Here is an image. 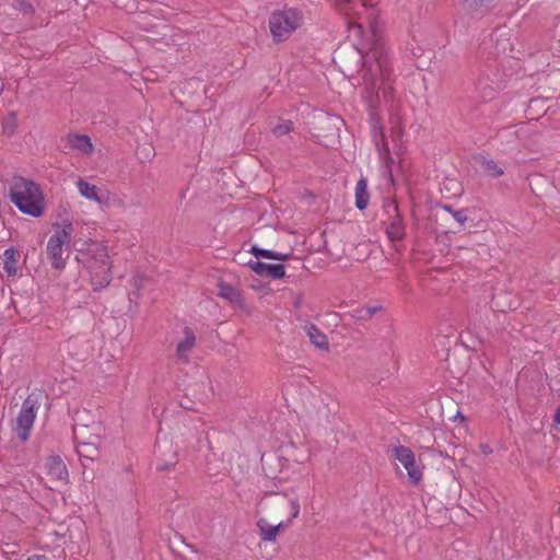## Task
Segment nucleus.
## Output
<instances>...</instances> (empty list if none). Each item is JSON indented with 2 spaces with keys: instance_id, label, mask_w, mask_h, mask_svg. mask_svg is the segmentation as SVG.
Returning a JSON list of instances; mask_svg holds the SVG:
<instances>
[{
  "instance_id": "nucleus-1",
  "label": "nucleus",
  "mask_w": 560,
  "mask_h": 560,
  "mask_svg": "<svg viewBox=\"0 0 560 560\" xmlns=\"http://www.w3.org/2000/svg\"><path fill=\"white\" fill-rule=\"evenodd\" d=\"M392 65L388 56L381 48H373L363 61L361 77L368 91L370 104L380 100L381 93L385 100L393 97V88L387 86L392 74Z\"/></svg>"
},
{
  "instance_id": "nucleus-2",
  "label": "nucleus",
  "mask_w": 560,
  "mask_h": 560,
  "mask_svg": "<svg viewBox=\"0 0 560 560\" xmlns=\"http://www.w3.org/2000/svg\"><path fill=\"white\" fill-rule=\"evenodd\" d=\"M8 197L22 212L34 218L44 213L45 199L38 184L20 175L8 179Z\"/></svg>"
},
{
  "instance_id": "nucleus-3",
  "label": "nucleus",
  "mask_w": 560,
  "mask_h": 560,
  "mask_svg": "<svg viewBox=\"0 0 560 560\" xmlns=\"http://www.w3.org/2000/svg\"><path fill=\"white\" fill-rule=\"evenodd\" d=\"M72 233L73 224L70 221L65 220L61 224L55 228L54 233L49 237L46 252L52 269L58 271L65 269L69 254L66 258L62 255L65 248L69 249Z\"/></svg>"
},
{
  "instance_id": "nucleus-4",
  "label": "nucleus",
  "mask_w": 560,
  "mask_h": 560,
  "mask_svg": "<svg viewBox=\"0 0 560 560\" xmlns=\"http://www.w3.org/2000/svg\"><path fill=\"white\" fill-rule=\"evenodd\" d=\"M303 23V14L294 8H284L273 11L269 16V28L275 43H282L290 38Z\"/></svg>"
},
{
  "instance_id": "nucleus-5",
  "label": "nucleus",
  "mask_w": 560,
  "mask_h": 560,
  "mask_svg": "<svg viewBox=\"0 0 560 560\" xmlns=\"http://www.w3.org/2000/svg\"><path fill=\"white\" fill-rule=\"evenodd\" d=\"M77 260L90 272L106 265L109 261V256L105 246L92 242L84 244L78 250Z\"/></svg>"
},
{
  "instance_id": "nucleus-6",
  "label": "nucleus",
  "mask_w": 560,
  "mask_h": 560,
  "mask_svg": "<svg viewBox=\"0 0 560 560\" xmlns=\"http://www.w3.org/2000/svg\"><path fill=\"white\" fill-rule=\"evenodd\" d=\"M38 407L39 404L33 395H28L21 406L16 417L15 432L22 441L30 438Z\"/></svg>"
},
{
  "instance_id": "nucleus-7",
  "label": "nucleus",
  "mask_w": 560,
  "mask_h": 560,
  "mask_svg": "<svg viewBox=\"0 0 560 560\" xmlns=\"http://www.w3.org/2000/svg\"><path fill=\"white\" fill-rule=\"evenodd\" d=\"M384 209L388 215L386 234L392 242L401 241L406 235V225L399 213L398 206L393 200L384 203Z\"/></svg>"
},
{
  "instance_id": "nucleus-8",
  "label": "nucleus",
  "mask_w": 560,
  "mask_h": 560,
  "mask_svg": "<svg viewBox=\"0 0 560 560\" xmlns=\"http://www.w3.org/2000/svg\"><path fill=\"white\" fill-rule=\"evenodd\" d=\"M394 455L407 470L410 481L413 485H418L422 479V470L416 463L413 452L409 447L399 445L394 448Z\"/></svg>"
},
{
  "instance_id": "nucleus-9",
  "label": "nucleus",
  "mask_w": 560,
  "mask_h": 560,
  "mask_svg": "<svg viewBox=\"0 0 560 560\" xmlns=\"http://www.w3.org/2000/svg\"><path fill=\"white\" fill-rule=\"evenodd\" d=\"M248 267L260 277H269L277 280L285 276V268L282 264L270 265L259 260H250Z\"/></svg>"
},
{
  "instance_id": "nucleus-10",
  "label": "nucleus",
  "mask_w": 560,
  "mask_h": 560,
  "mask_svg": "<svg viewBox=\"0 0 560 560\" xmlns=\"http://www.w3.org/2000/svg\"><path fill=\"white\" fill-rule=\"evenodd\" d=\"M46 474L55 481H67L69 474L60 456H49L45 463Z\"/></svg>"
},
{
  "instance_id": "nucleus-11",
  "label": "nucleus",
  "mask_w": 560,
  "mask_h": 560,
  "mask_svg": "<svg viewBox=\"0 0 560 560\" xmlns=\"http://www.w3.org/2000/svg\"><path fill=\"white\" fill-rule=\"evenodd\" d=\"M218 295L226 301H229L234 307L238 310H246L247 304L242 293L236 290L233 285L220 282L218 284Z\"/></svg>"
},
{
  "instance_id": "nucleus-12",
  "label": "nucleus",
  "mask_w": 560,
  "mask_h": 560,
  "mask_svg": "<svg viewBox=\"0 0 560 560\" xmlns=\"http://www.w3.org/2000/svg\"><path fill=\"white\" fill-rule=\"evenodd\" d=\"M494 0H464V9L471 18L480 19L493 8Z\"/></svg>"
},
{
  "instance_id": "nucleus-13",
  "label": "nucleus",
  "mask_w": 560,
  "mask_h": 560,
  "mask_svg": "<svg viewBox=\"0 0 560 560\" xmlns=\"http://www.w3.org/2000/svg\"><path fill=\"white\" fill-rule=\"evenodd\" d=\"M110 260L101 268L90 271L91 283L95 291L106 288L112 281Z\"/></svg>"
},
{
  "instance_id": "nucleus-14",
  "label": "nucleus",
  "mask_w": 560,
  "mask_h": 560,
  "mask_svg": "<svg viewBox=\"0 0 560 560\" xmlns=\"http://www.w3.org/2000/svg\"><path fill=\"white\" fill-rule=\"evenodd\" d=\"M184 339L176 346V357L179 361L188 362V354L196 343L194 331L189 327L184 328Z\"/></svg>"
},
{
  "instance_id": "nucleus-15",
  "label": "nucleus",
  "mask_w": 560,
  "mask_h": 560,
  "mask_svg": "<svg viewBox=\"0 0 560 560\" xmlns=\"http://www.w3.org/2000/svg\"><path fill=\"white\" fill-rule=\"evenodd\" d=\"M77 453L82 466L88 468L97 458L100 451L93 443L82 442L77 444Z\"/></svg>"
},
{
  "instance_id": "nucleus-16",
  "label": "nucleus",
  "mask_w": 560,
  "mask_h": 560,
  "mask_svg": "<svg viewBox=\"0 0 560 560\" xmlns=\"http://www.w3.org/2000/svg\"><path fill=\"white\" fill-rule=\"evenodd\" d=\"M67 145L81 153L89 154L93 151V144L90 137L85 135H69L67 137Z\"/></svg>"
},
{
  "instance_id": "nucleus-17",
  "label": "nucleus",
  "mask_w": 560,
  "mask_h": 560,
  "mask_svg": "<svg viewBox=\"0 0 560 560\" xmlns=\"http://www.w3.org/2000/svg\"><path fill=\"white\" fill-rule=\"evenodd\" d=\"M475 161L477 164L480 165V167L483 170V172L493 178L501 177L504 174V168L493 159H488L482 155L475 156Z\"/></svg>"
},
{
  "instance_id": "nucleus-18",
  "label": "nucleus",
  "mask_w": 560,
  "mask_h": 560,
  "mask_svg": "<svg viewBox=\"0 0 560 560\" xmlns=\"http://www.w3.org/2000/svg\"><path fill=\"white\" fill-rule=\"evenodd\" d=\"M20 253L13 247L7 248L3 253V270L8 277H13L18 272Z\"/></svg>"
},
{
  "instance_id": "nucleus-19",
  "label": "nucleus",
  "mask_w": 560,
  "mask_h": 560,
  "mask_svg": "<svg viewBox=\"0 0 560 560\" xmlns=\"http://www.w3.org/2000/svg\"><path fill=\"white\" fill-rule=\"evenodd\" d=\"M249 253H252L257 259L266 258L279 261L288 260L292 255L291 253H280L271 249H265L257 245H253L249 249Z\"/></svg>"
},
{
  "instance_id": "nucleus-20",
  "label": "nucleus",
  "mask_w": 560,
  "mask_h": 560,
  "mask_svg": "<svg viewBox=\"0 0 560 560\" xmlns=\"http://www.w3.org/2000/svg\"><path fill=\"white\" fill-rule=\"evenodd\" d=\"M370 200V194L368 191V180L360 178L355 185V207L359 210L366 209Z\"/></svg>"
},
{
  "instance_id": "nucleus-21",
  "label": "nucleus",
  "mask_w": 560,
  "mask_h": 560,
  "mask_svg": "<svg viewBox=\"0 0 560 560\" xmlns=\"http://www.w3.org/2000/svg\"><path fill=\"white\" fill-rule=\"evenodd\" d=\"M305 330L311 342L315 347L319 349H328V340L326 335H324L314 324H307L305 326Z\"/></svg>"
},
{
  "instance_id": "nucleus-22",
  "label": "nucleus",
  "mask_w": 560,
  "mask_h": 560,
  "mask_svg": "<svg viewBox=\"0 0 560 560\" xmlns=\"http://www.w3.org/2000/svg\"><path fill=\"white\" fill-rule=\"evenodd\" d=\"M257 526L259 528L260 537L262 540H266V541H275L276 540L277 535H278L279 525L272 526V525L268 524L267 521L261 518L257 522Z\"/></svg>"
},
{
  "instance_id": "nucleus-23",
  "label": "nucleus",
  "mask_w": 560,
  "mask_h": 560,
  "mask_svg": "<svg viewBox=\"0 0 560 560\" xmlns=\"http://www.w3.org/2000/svg\"><path fill=\"white\" fill-rule=\"evenodd\" d=\"M2 131L7 136H12L18 128V115L15 112L8 113L1 119Z\"/></svg>"
},
{
  "instance_id": "nucleus-24",
  "label": "nucleus",
  "mask_w": 560,
  "mask_h": 560,
  "mask_svg": "<svg viewBox=\"0 0 560 560\" xmlns=\"http://www.w3.org/2000/svg\"><path fill=\"white\" fill-rule=\"evenodd\" d=\"M78 189L83 197H85L90 200H96V201L100 200L97 192H96V186L91 185L90 183H88L83 179H80L78 182Z\"/></svg>"
},
{
  "instance_id": "nucleus-25",
  "label": "nucleus",
  "mask_w": 560,
  "mask_h": 560,
  "mask_svg": "<svg viewBox=\"0 0 560 560\" xmlns=\"http://www.w3.org/2000/svg\"><path fill=\"white\" fill-rule=\"evenodd\" d=\"M293 128L294 126L291 120H284L283 122H280L272 128V133L277 138H280L282 136L290 133L293 130Z\"/></svg>"
},
{
  "instance_id": "nucleus-26",
  "label": "nucleus",
  "mask_w": 560,
  "mask_h": 560,
  "mask_svg": "<svg viewBox=\"0 0 560 560\" xmlns=\"http://www.w3.org/2000/svg\"><path fill=\"white\" fill-rule=\"evenodd\" d=\"M443 209L450 212L460 225H463L467 221L466 210H453L451 206H443Z\"/></svg>"
},
{
  "instance_id": "nucleus-27",
  "label": "nucleus",
  "mask_w": 560,
  "mask_h": 560,
  "mask_svg": "<svg viewBox=\"0 0 560 560\" xmlns=\"http://www.w3.org/2000/svg\"><path fill=\"white\" fill-rule=\"evenodd\" d=\"M15 8L24 15H32L35 12L33 4L28 0H15Z\"/></svg>"
},
{
  "instance_id": "nucleus-28",
  "label": "nucleus",
  "mask_w": 560,
  "mask_h": 560,
  "mask_svg": "<svg viewBox=\"0 0 560 560\" xmlns=\"http://www.w3.org/2000/svg\"><path fill=\"white\" fill-rule=\"evenodd\" d=\"M365 313V310L363 306L361 307H357L354 310H352L349 315L352 319L357 320V322H368V317H366V314Z\"/></svg>"
},
{
  "instance_id": "nucleus-29",
  "label": "nucleus",
  "mask_w": 560,
  "mask_h": 560,
  "mask_svg": "<svg viewBox=\"0 0 560 560\" xmlns=\"http://www.w3.org/2000/svg\"><path fill=\"white\" fill-rule=\"evenodd\" d=\"M363 307L365 310L364 314H366L368 319H371L375 314H377L383 308L381 305L363 306Z\"/></svg>"
},
{
  "instance_id": "nucleus-30",
  "label": "nucleus",
  "mask_w": 560,
  "mask_h": 560,
  "mask_svg": "<svg viewBox=\"0 0 560 560\" xmlns=\"http://www.w3.org/2000/svg\"><path fill=\"white\" fill-rule=\"evenodd\" d=\"M291 509H292V513H291V517L289 521L296 518L300 514V503L298 500L291 501Z\"/></svg>"
},
{
  "instance_id": "nucleus-31",
  "label": "nucleus",
  "mask_w": 560,
  "mask_h": 560,
  "mask_svg": "<svg viewBox=\"0 0 560 560\" xmlns=\"http://www.w3.org/2000/svg\"><path fill=\"white\" fill-rule=\"evenodd\" d=\"M553 423L559 425L560 424V405L557 407L555 416H553Z\"/></svg>"
},
{
  "instance_id": "nucleus-32",
  "label": "nucleus",
  "mask_w": 560,
  "mask_h": 560,
  "mask_svg": "<svg viewBox=\"0 0 560 560\" xmlns=\"http://www.w3.org/2000/svg\"><path fill=\"white\" fill-rule=\"evenodd\" d=\"M301 304H302V296H301V295H298V296L295 298L294 302H293V306H294L295 308H299V307L301 306Z\"/></svg>"
},
{
  "instance_id": "nucleus-33",
  "label": "nucleus",
  "mask_w": 560,
  "mask_h": 560,
  "mask_svg": "<svg viewBox=\"0 0 560 560\" xmlns=\"http://www.w3.org/2000/svg\"><path fill=\"white\" fill-rule=\"evenodd\" d=\"M44 559H45V556H40V555H33L27 558V560H44Z\"/></svg>"
},
{
  "instance_id": "nucleus-34",
  "label": "nucleus",
  "mask_w": 560,
  "mask_h": 560,
  "mask_svg": "<svg viewBox=\"0 0 560 560\" xmlns=\"http://www.w3.org/2000/svg\"><path fill=\"white\" fill-rule=\"evenodd\" d=\"M174 464L173 463H167L165 464L164 466H161L159 467L160 470H166V469H170L171 467H173Z\"/></svg>"
},
{
  "instance_id": "nucleus-35",
  "label": "nucleus",
  "mask_w": 560,
  "mask_h": 560,
  "mask_svg": "<svg viewBox=\"0 0 560 560\" xmlns=\"http://www.w3.org/2000/svg\"><path fill=\"white\" fill-rule=\"evenodd\" d=\"M361 1L364 7L372 5V3H371L372 0H361Z\"/></svg>"
},
{
  "instance_id": "nucleus-36",
  "label": "nucleus",
  "mask_w": 560,
  "mask_h": 560,
  "mask_svg": "<svg viewBox=\"0 0 560 560\" xmlns=\"http://www.w3.org/2000/svg\"><path fill=\"white\" fill-rule=\"evenodd\" d=\"M482 451H483L485 453L491 452V450L489 448V446H482Z\"/></svg>"
},
{
  "instance_id": "nucleus-37",
  "label": "nucleus",
  "mask_w": 560,
  "mask_h": 560,
  "mask_svg": "<svg viewBox=\"0 0 560 560\" xmlns=\"http://www.w3.org/2000/svg\"><path fill=\"white\" fill-rule=\"evenodd\" d=\"M278 525H279V527H278V532H279V530H281V529H282V527H283V522L279 523Z\"/></svg>"
},
{
  "instance_id": "nucleus-38",
  "label": "nucleus",
  "mask_w": 560,
  "mask_h": 560,
  "mask_svg": "<svg viewBox=\"0 0 560 560\" xmlns=\"http://www.w3.org/2000/svg\"><path fill=\"white\" fill-rule=\"evenodd\" d=\"M278 525H279V527H278V532H279V530H281V529H282V527H283V522L279 523Z\"/></svg>"
},
{
  "instance_id": "nucleus-39",
  "label": "nucleus",
  "mask_w": 560,
  "mask_h": 560,
  "mask_svg": "<svg viewBox=\"0 0 560 560\" xmlns=\"http://www.w3.org/2000/svg\"><path fill=\"white\" fill-rule=\"evenodd\" d=\"M458 417L462 418V420H465V417H463L462 413H458Z\"/></svg>"
},
{
  "instance_id": "nucleus-40",
  "label": "nucleus",
  "mask_w": 560,
  "mask_h": 560,
  "mask_svg": "<svg viewBox=\"0 0 560 560\" xmlns=\"http://www.w3.org/2000/svg\"><path fill=\"white\" fill-rule=\"evenodd\" d=\"M458 417L462 418V420H465V417H463L462 413H458Z\"/></svg>"
},
{
  "instance_id": "nucleus-41",
  "label": "nucleus",
  "mask_w": 560,
  "mask_h": 560,
  "mask_svg": "<svg viewBox=\"0 0 560 560\" xmlns=\"http://www.w3.org/2000/svg\"><path fill=\"white\" fill-rule=\"evenodd\" d=\"M458 417L462 418V420H465V417H463L462 413H458Z\"/></svg>"
}]
</instances>
